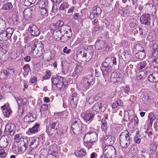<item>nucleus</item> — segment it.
<instances>
[{"mask_svg":"<svg viewBox=\"0 0 158 158\" xmlns=\"http://www.w3.org/2000/svg\"><path fill=\"white\" fill-rule=\"evenodd\" d=\"M98 139V135L96 132H89L83 137L84 144L89 149L92 148Z\"/></svg>","mask_w":158,"mask_h":158,"instance_id":"f257e3e1","label":"nucleus"},{"mask_svg":"<svg viewBox=\"0 0 158 158\" xmlns=\"http://www.w3.org/2000/svg\"><path fill=\"white\" fill-rule=\"evenodd\" d=\"M14 139L16 140L17 142L19 143L18 144L17 149L18 152L20 154L25 152L28 148L27 143L28 140L27 138L22 137L19 134H16L15 136Z\"/></svg>","mask_w":158,"mask_h":158,"instance_id":"f03ea898","label":"nucleus"},{"mask_svg":"<svg viewBox=\"0 0 158 158\" xmlns=\"http://www.w3.org/2000/svg\"><path fill=\"white\" fill-rule=\"evenodd\" d=\"M77 57L79 59L88 62L92 58L93 53L92 51L88 49H84L82 51H78L76 54Z\"/></svg>","mask_w":158,"mask_h":158,"instance_id":"7ed1b4c3","label":"nucleus"},{"mask_svg":"<svg viewBox=\"0 0 158 158\" xmlns=\"http://www.w3.org/2000/svg\"><path fill=\"white\" fill-rule=\"evenodd\" d=\"M95 83L94 77L92 75H88L85 77H83L81 82V87L86 90L93 85Z\"/></svg>","mask_w":158,"mask_h":158,"instance_id":"20e7f679","label":"nucleus"},{"mask_svg":"<svg viewBox=\"0 0 158 158\" xmlns=\"http://www.w3.org/2000/svg\"><path fill=\"white\" fill-rule=\"evenodd\" d=\"M120 143L123 148H126L130 145V138L129 133L126 130L122 132L119 135Z\"/></svg>","mask_w":158,"mask_h":158,"instance_id":"39448f33","label":"nucleus"},{"mask_svg":"<svg viewBox=\"0 0 158 158\" xmlns=\"http://www.w3.org/2000/svg\"><path fill=\"white\" fill-rule=\"evenodd\" d=\"M116 154V150L113 146H106L103 149L105 158H115Z\"/></svg>","mask_w":158,"mask_h":158,"instance_id":"423d86ee","label":"nucleus"},{"mask_svg":"<svg viewBox=\"0 0 158 158\" xmlns=\"http://www.w3.org/2000/svg\"><path fill=\"white\" fill-rule=\"evenodd\" d=\"M31 51L33 55L37 56H40L44 52V47L42 44L40 45H37V43H34L32 45Z\"/></svg>","mask_w":158,"mask_h":158,"instance_id":"0eeeda50","label":"nucleus"},{"mask_svg":"<svg viewBox=\"0 0 158 158\" xmlns=\"http://www.w3.org/2000/svg\"><path fill=\"white\" fill-rule=\"evenodd\" d=\"M39 139L38 137H32L29 138V142L27 143L28 148L29 149L27 150V152L29 154L34 149L38 146Z\"/></svg>","mask_w":158,"mask_h":158,"instance_id":"6e6552de","label":"nucleus"},{"mask_svg":"<svg viewBox=\"0 0 158 158\" xmlns=\"http://www.w3.org/2000/svg\"><path fill=\"white\" fill-rule=\"evenodd\" d=\"M14 31L12 28H8L5 31L0 34V40L6 41L11 38Z\"/></svg>","mask_w":158,"mask_h":158,"instance_id":"1a4fd4ad","label":"nucleus"},{"mask_svg":"<svg viewBox=\"0 0 158 158\" xmlns=\"http://www.w3.org/2000/svg\"><path fill=\"white\" fill-rule=\"evenodd\" d=\"M15 73V71L11 69H7L4 70L0 72V78L3 80L7 78L8 77H11V75L13 76L15 75L14 74Z\"/></svg>","mask_w":158,"mask_h":158,"instance_id":"9d476101","label":"nucleus"},{"mask_svg":"<svg viewBox=\"0 0 158 158\" xmlns=\"http://www.w3.org/2000/svg\"><path fill=\"white\" fill-rule=\"evenodd\" d=\"M16 128L15 125L13 123H8L6 125L4 132L6 134L13 136L15 134Z\"/></svg>","mask_w":158,"mask_h":158,"instance_id":"9b49d317","label":"nucleus"},{"mask_svg":"<svg viewBox=\"0 0 158 158\" xmlns=\"http://www.w3.org/2000/svg\"><path fill=\"white\" fill-rule=\"evenodd\" d=\"M106 108V105L104 103L100 102L95 103L92 108L97 113L103 112Z\"/></svg>","mask_w":158,"mask_h":158,"instance_id":"f8f14e48","label":"nucleus"},{"mask_svg":"<svg viewBox=\"0 0 158 158\" xmlns=\"http://www.w3.org/2000/svg\"><path fill=\"white\" fill-rule=\"evenodd\" d=\"M28 30L31 35L37 37L40 34L39 29L35 25L33 24H30L29 25Z\"/></svg>","mask_w":158,"mask_h":158,"instance_id":"ddd939ff","label":"nucleus"},{"mask_svg":"<svg viewBox=\"0 0 158 158\" xmlns=\"http://www.w3.org/2000/svg\"><path fill=\"white\" fill-rule=\"evenodd\" d=\"M140 20L141 24L150 26L151 21V15L147 13L143 14L140 17Z\"/></svg>","mask_w":158,"mask_h":158,"instance_id":"4468645a","label":"nucleus"},{"mask_svg":"<svg viewBox=\"0 0 158 158\" xmlns=\"http://www.w3.org/2000/svg\"><path fill=\"white\" fill-rule=\"evenodd\" d=\"M140 97L143 104L146 105L151 104L153 99L152 96L149 95L147 93L142 94Z\"/></svg>","mask_w":158,"mask_h":158,"instance_id":"2eb2a0df","label":"nucleus"},{"mask_svg":"<svg viewBox=\"0 0 158 158\" xmlns=\"http://www.w3.org/2000/svg\"><path fill=\"white\" fill-rule=\"evenodd\" d=\"M55 55L54 51H51L49 50H47L44 54L43 59L45 61H49L52 60Z\"/></svg>","mask_w":158,"mask_h":158,"instance_id":"dca6fc26","label":"nucleus"},{"mask_svg":"<svg viewBox=\"0 0 158 158\" xmlns=\"http://www.w3.org/2000/svg\"><path fill=\"white\" fill-rule=\"evenodd\" d=\"M82 123L74 125L71 126V129L73 133L76 135H78L81 133L82 132Z\"/></svg>","mask_w":158,"mask_h":158,"instance_id":"f3484780","label":"nucleus"},{"mask_svg":"<svg viewBox=\"0 0 158 158\" xmlns=\"http://www.w3.org/2000/svg\"><path fill=\"white\" fill-rule=\"evenodd\" d=\"M61 27L60 31H61L62 34H68L69 36L72 35V30L70 26L67 25H64Z\"/></svg>","mask_w":158,"mask_h":158,"instance_id":"a211bd4d","label":"nucleus"},{"mask_svg":"<svg viewBox=\"0 0 158 158\" xmlns=\"http://www.w3.org/2000/svg\"><path fill=\"white\" fill-rule=\"evenodd\" d=\"M136 47H137L138 49L141 48V49L139 51V52H138L135 54V56L138 59L141 60L143 59L146 56V53L144 48L141 47L140 45H138Z\"/></svg>","mask_w":158,"mask_h":158,"instance_id":"6ab92c4d","label":"nucleus"},{"mask_svg":"<svg viewBox=\"0 0 158 158\" xmlns=\"http://www.w3.org/2000/svg\"><path fill=\"white\" fill-rule=\"evenodd\" d=\"M2 112L4 115L7 117H9L10 114L12 113L8 104H6L1 107Z\"/></svg>","mask_w":158,"mask_h":158,"instance_id":"aec40b11","label":"nucleus"},{"mask_svg":"<svg viewBox=\"0 0 158 158\" xmlns=\"http://www.w3.org/2000/svg\"><path fill=\"white\" fill-rule=\"evenodd\" d=\"M65 79L60 76H54L51 77L52 85L53 84L56 86L57 84H58L61 81H63V80Z\"/></svg>","mask_w":158,"mask_h":158,"instance_id":"412c9836","label":"nucleus"},{"mask_svg":"<svg viewBox=\"0 0 158 158\" xmlns=\"http://www.w3.org/2000/svg\"><path fill=\"white\" fill-rule=\"evenodd\" d=\"M32 10L27 8L25 9L23 12L24 18L27 20H30L32 18Z\"/></svg>","mask_w":158,"mask_h":158,"instance_id":"4be33fe9","label":"nucleus"},{"mask_svg":"<svg viewBox=\"0 0 158 158\" xmlns=\"http://www.w3.org/2000/svg\"><path fill=\"white\" fill-rule=\"evenodd\" d=\"M94 116V113H86L84 114L83 119L87 123H89L93 120Z\"/></svg>","mask_w":158,"mask_h":158,"instance_id":"5701e85b","label":"nucleus"},{"mask_svg":"<svg viewBox=\"0 0 158 158\" xmlns=\"http://www.w3.org/2000/svg\"><path fill=\"white\" fill-rule=\"evenodd\" d=\"M82 70L83 68L81 66L77 65L74 69V71L72 74V77H77Z\"/></svg>","mask_w":158,"mask_h":158,"instance_id":"b1692460","label":"nucleus"},{"mask_svg":"<svg viewBox=\"0 0 158 158\" xmlns=\"http://www.w3.org/2000/svg\"><path fill=\"white\" fill-rule=\"evenodd\" d=\"M67 84L68 82L65 78L63 80V81H61L59 84H57L56 86L60 91H63L66 88Z\"/></svg>","mask_w":158,"mask_h":158,"instance_id":"393cba45","label":"nucleus"},{"mask_svg":"<svg viewBox=\"0 0 158 158\" xmlns=\"http://www.w3.org/2000/svg\"><path fill=\"white\" fill-rule=\"evenodd\" d=\"M40 126L39 123H36L32 127L29 128L28 131L27 132V133L28 134L29 132L32 134L37 133L39 129Z\"/></svg>","mask_w":158,"mask_h":158,"instance_id":"a878e982","label":"nucleus"},{"mask_svg":"<svg viewBox=\"0 0 158 158\" xmlns=\"http://www.w3.org/2000/svg\"><path fill=\"white\" fill-rule=\"evenodd\" d=\"M37 4L40 8L49 7L48 0H39L37 2Z\"/></svg>","mask_w":158,"mask_h":158,"instance_id":"bb28decb","label":"nucleus"},{"mask_svg":"<svg viewBox=\"0 0 158 158\" xmlns=\"http://www.w3.org/2000/svg\"><path fill=\"white\" fill-rule=\"evenodd\" d=\"M48 134L49 136H56L58 134V131L50 127H48L46 131Z\"/></svg>","mask_w":158,"mask_h":158,"instance_id":"cd10ccee","label":"nucleus"},{"mask_svg":"<svg viewBox=\"0 0 158 158\" xmlns=\"http://www.w3.org/2000/svg\"><path fill=\"white\" fill-rule=\"evenodd\" d=\"M112 63H111V60H110V57L106 58L101 64V67H112Z\"/></svg>","mask_w":158,"mask_h":158,"instance_id":"c85d7f7f","label":"nucleus"},{"mask_svg":"<svg viewBox=\"0 0 158 158\" xmlns=\"http://www.w3.org/2000/svg\"><path fill=\"white\" fill-rule=\"evenodd\" d=\"M114 137L111 135H109L104 141L105 144L107 145L106 146H112L114 143Z\"/></svg>","mask_w":158,"mask_h":158,"instance_id":"c756f323","label":"nucleus"},{"mask_svg":"<svg viewBox=\"0 0 158 158\" xmlns=\"http://www.w3.org/2000/svg\"><path fill=\"white\" fill-rule=\"evenodd\" d=\"M79 98V97L77 93L74 92L72 94L71 100L73 103V104H74L75 107L77 106Z\"/></svg>","mask_w":158,"mask_h":158,"instance_id":"7c9ffc66","label":"nucleus"},{"mask_svg":"<svg viewBox=\"0 0 158 158\" xmlns=\"http://www.w3.org/2000/svg\"><path fill=\"white\" fill-rule=\"evenodd\" d=\"M105 68H106L103 72V75L105 78H107L109 77L110 74L111 73L112 67Z\"/></svg>","mask_w":158,"mask_h":158,"instance_id":"2f4dec72","label":"nucleus"},{"mask_svg":"<svg viewBox=\"0 0 158 158\" xmlns=\"http://www.w3.org/2000/svg\"><path fill=\"white\" fill-rule=\"evenodd\" d=\"M53 35H54V37L56 40L58 41H60L61 36L62 35V33L61 31L58 30V29L56 30H54L53 32Z\"/></svg>","mask_w":158,"mask_h":158,"instance_id":"473e14b6","label":"nucleus"},{"mask_svg":"<svg viewBox=\"0 0 158 158\" xmlns=\"http://www.w3.org/2000/svg\"><path fill=\"white\" fill-rule=\"evenodd\" d=\"M86 154V151L83 148L81 149L80 151H77L75 152L76 156L78 157H81L85 156Z\"/></svg>","mask_w":158,"mask_h":158,"instance_id":"72a5a7b5","label":"nucleus"},{"mask_svg":"<svg viewBox=\"0 0 158 158\" xmlns=\"http://www.w3.org/2000/svg\"><path fill=\"white\" fill-rule=\"evenodd\" d=\"M147 74L144 70L138 72L136 75V78L138 80H142L146 76Z\"/></svg>","mask_w":158,"mask_h":158,"instance_id":"f704fd0d","label":"nucleus"},{"mask_svg":"<svg viewBox=\"0 0 158 158\" xmlns=\"http://www.w3.org/2000/svg\"><path fill=\"white\" fill-rule=\"evenodd\" d=\"M8 145V142L6 138H1L0 139V146L2 148L6 147Z\"/></svg>","mask_w":158,"mask_h":158,"instance_id":"c9c22d12","label":"nucleus"},{"mask_svg":"<svg viewBox=\"0 0 158 158\" xmlns=\"http://www.w3.org/2000/svg\"><path fill=\"white\" fill-rule=\"evenodd\" d=\"M93 12L95 14L96 17H98L102 13L101 9L97 6H94L93 8Z\"/></svg>","mask_w":158,"mask_h":158,"instance_id":"e433bc0d","label":"nucleus"},{"mask_svg":"<svg viewBox=\"0 0 158 158\" xmlns=\"http://www.w3.org/2000/svg\"><path fill=\"white\" fill-rule=\"evenodd\" d=\"M102 126L101 129L103 131H107V128L108 127V125L107 122L105 119H102L101 121Z\"/></svg>","mask_w":158,"mask_h":158,"instance_id":"4c0bfd02","label":"nucleus"},{"mask_svg":"<svg viewBox=\"0 0 158 158\" xmlns=\"http://www.w3.org/2000/svg\"><path fill=\"white\" fill-rule=\"evenodd\" d=\"M68 34H62L60 38V40L59 42L65 43L67 41L69 38H70L72 35L69 36Z\"/></svg>","mask_w":158,"mask_h":158,"instance_id":"58836bf2","label":"nucleus"},{"mask_svg":"<svg viewBox=\"0 0 158 158\" xmlns=\"http://www.w3.org/2000/svg\"><path fill=\"white\" fill-rule=\"evenodd\" d=\"M49 8V7L44 8H41L40 9V11L41 15L44 16H48V11Z\"/></svg>","mask_w":158,"mask_h":158,"instance_id":"ea45409f","label":"nucleus"},{"mask_svg":"<svg viewBox=\"0 0 158 158\" xmlns=\"http://www.w3.org/2000/svg\"><path fill=\"white\" fill-rule=\"evenodd\" d=\"M6 23L3 19L0 18V32L4 31L6 28Z\"/></svg>","mask_w":158,"mask_h":158,"instance_id":"a19ab883","label":"nucleus"},{"mask_svg":"<svg viewBox=\"0 0 158 158\" xmlns=\"http://www.w3.org/2000/svg\"><path fill=\"white\" fill-rule=\"evenodd\" d=\"M82 122L77 117H75L73 115L72 117V118L71 121V126L74 125V124L81 123Z\"/></svg>","mask_w":158,"mask_h":158,"instance_id":"79ce46f5","label":"nucleus"},{"mask_svg":"<svg viewBox=\"0 0 158 158\" xmlns=\"http://www.w3.org/2000/svg\"><path fill=\"white\" fill-rule=\"evenodd\" d=\"M130 26L132 28L135 27L137 25V21L136 20L133 18H131L129 21Z\"/></svg>","mask_w":158,"mask_h":158,"instance_id":"37998d69","label":"nucleus"},{"mask_svg":"<svg viewBox=\"0 0 158 158\" xmlns=\"http://www.w3.org/2000/svg\"><path fill=\"white\" fill-rule=\"evenodd\" d=\"M152 56L155 57L156 55H157L158 54L157 45L156 44H153L152 47Z\"/></svg>","mask_w":158,"mask_h":158,"instance_id":"c03bdc74","label":"nucleus"},{"mask_svg":"<svg viewBox=\"0 0 158 158\" xmlns=\"http://www.w3.org/2000/svg\"><path fill=\"white\" fill-rule=\"evenodd\" d=\"M69 5L68 3L64 2L60 5L59 7V9L61 10H65L66 8L69 7Z\"/></svg>","mask_w":158,"mask_h":158,"instance_id":"a18cd8bd","label":"nucleus"},{"mask_svg":"<svg viewBox=\"0 0 158 158\" xmlns=\"http://www.w3.org/2000/svg\"><path fill=\"white\" fill-rule=\"evenodd\" d=\"M148 118L150 120V124L151 126H152L153 122L156 119V116L154 114L151 113L149 114Z\"/></svg>","mask_w":158,"mask_h":158,"instance_id":"49530a36","label":"nucleus"},{"mask_svg":"<svg viewBox=\"0 0 158 158\" xmlns=\"http://www.w3.org/2000/svg\"><path fill=\"white\" fill-rule=\"evenodd\" d=\"M58 124L56 122H52L48 125V127H50L51 128L55 129L58 131Z\"/></svg>","mask_w":158,"mask_h":158,"instance_id":"de8ad7c7","label":"nucleus"},{"mask_svg":"<svg viewBox=\"0 0 158 158\" xmlns=\"http://www.w3.org/2000/svg\"><path fill=\"white\" fill-rule=\"evenodd\" d=\"M12 7L13 6L11 3L9 2L4 5L2 7V9L6 10H9L12 8Z\"/></svg>","mask_w":158,"mask_h":158,"instance_id":"09e8293b","label":"nucleus"},{"mask_svg":"<svg viewBox=\"0 0 158 158\" xmlns=\"http://www.w3.org/2000/svg\"><path fill=\"white\" fill-rule=\"evenodd\" d=\"M51 152H52L47 155V158H57V153L56 152L54 151H51Z\"/></svg>","mask_w":158,"mask_h":158,"instance_id":"8fccbe9b","label":"nucleus"},{"mask_svg":"<svg viewBox=\"0 0 158 158\" xmlns=\"http://www.w3.org/2000/svg\"><path fill=\"white\" fill-rule=\"evenodd\" d=\"M150 149L153 152H155L157 148V145L155 143H152L150 145Z\"/></svg>","mask_w":158,"mask_h":158,"instance_id":"3c124183","label":"nucleus"},{"mask_svg":"<svg viewBox=\"0 0 158 158\" xmlns=\"http://www.w3.org/2000/svg\"><path fill=\"white\" fill-rule=\"evenodd\" d=\"M110 60H111V63H112V66L117 65L118 63V59L114 56L110 57Z\"/></svg>","mask_w":158,"mask_h":158,"instance_id":"603ef678","label":"nucleus"},{"mask_svg":"<svg viewBox=\"0 0 158 158\" xmlns=\"http://www.w3.org/2000/svg\"><path fill=\"white\" fill-rule=\"evenodd\" d=\"M148 80L151 83H154L156 82V79L155 78L154 75H152V73L150 74L148 77Z\"/></svg>","mask_w":158,"mask_h":158,"instance_id":"864d4df0","label":"nucleus"},{"mask_svg":"<svg viewBox=\"0 0 158 158\" xmlns=\"http://www.w3.org/2000/svg\"><path fill=\"white\" fill-rule=\"evenodd\" d=\"M152 63L153 66L158 69V58H155L153 60Z\"/></svg>","mask_w":158,"mask_h":158,"instance_id":"5fc2aeb1","label":"nucleus"},{"mask_svg":"<svg viewBox=\"0 0 158 158\" xmlns=\"http://www.w3.org/2000/svg\"><path fill=\"white\" fill-rule=\"evenodd\" d=\"M27 115L30 118L29 119L31 122H32L35 120V117L34 116L32 113H29Z\"/></svg>","mask_w":158,"mask_h":158,"instance_id":"6e6d98bb","label":"nucleus"},{"mask_svg":"<svg viewBox=\"0 0 158 158\" xmlns=\"http://www.w3.org/2000/svg\"><path fill=\"white\" fill-rule=\"evenodd\" d=\"M48 105L47 104H44L41 106V108L40 109V112H41V111H46L48 109Z\"/></svg>","mask_w":158,"mask_h":158,"instance_id":"4d7b16f0","label":"nucleus"},{"mask_svg":"<svg viewBox=\"0 0 158 158\" xmlns=\"http://www.w3.org/2000/svg\"><path fill=\"white\" fill-rule=\"evenodd\" d=\"M24 70L27 73H29L31 71L30 66L29 64H25L23 67Z\"/></svg>","mask_w":158,"mask_h":158,"instance_id":"13d9d810","label":"nucleus"},{"mask_svg":"<svg viewBox=\"0 0 158 158\" xmlns=\"http://www.w3.org/2000/svg\"><path fill=\"white\" fill-rule=\"evenodd\" d=\"M147 64L145 61H144L143 62H141L139 64V70L142 69L146 67Z\"/></svg>","mask_w":158,"mask_h":158,"instance_id":"bf43d9fd","label":"nucleus"},{"mask_svg":"<svg viewBox=\"0 0 158 158\" xmlns=\"http://www.w3.org/2000/svg\"><path fill=\"white\" fill-rule=\"evenodd\" d=\"M131 123H134L135 125H137L139 123V120L136 116H134L131 120Z\"/></svg>","mask_w":158,"mask_h":158,"instance_id":"052dcab7","label":"nucleus"},{"mask_svg":"<svg viewBox=\"0 0 158 158\" xmlns=\"http://www.w3.org/2000/svg\"><path fill=\"white\" fill-rule=\"evenodd\" d=\"M56 23L57 25H58V26L59 27V29L61 28V27H62V26L64 25V22L63 21L61 20L58 21Z\"/></svg>","mask_w":158,"mask_h":158,"instance_id":"680f3d73","label":"nucleus"},{"mask_svg":"<svg viewBox=\"0 0 158 158\" xmlns=\"http://www.w3.org/2000/svg\"><path fill=\"white\" fill-rule=\"evenodd\" d=\"M46 72V74L43 77V79L44 80L49 79L50 77V72L49 70H47Z\"/></svg>","mask_w":158,"mask_h":158,"instance_id":"e2e57ef3","label":"nucleus"},{"mask_svg":"<svg viewBox=\"0 0 158 158\" xmlns=\"http://www.w3.org/2000/svg\"><path fill=\"white\" fill-rule=\"evenodd\" d=\"M93 26L94 27L93 30V32H96L99 31L101 28L99 25H95Z\"/></svg>","mask_w":158,"mask_h":158,"instance_id":"0e129e2a","label":"nucleus"},{"mask_svg":"<svg viewBox=\"0 0 158 158\" xmlns=\"http://www.w3.org/2000/svg\"><path fill=\"white\" fill-rule=\"evenodd\" d=\"M145 132L148 134V136L151 139L154 135L153 132L152 131H146Z\"/></svg>","mask_w":158,"mask_h":158,"instance_id":"69168bd1","label":"nucleus"},{"mask_svg":"<svg viewBox=\"0 0 158 158\" xmlns=\"http://www.w3.org/2000/svg\"><path fill=\"white\" fill-rule=\"evenodd\" d=\"M99 22L98 19L97 18L94 19L92 21V24L93 26L99 25Z\"/></svg>","mask_w":158,"mask_h":158,"instance_id":"338daca9","label":"nucleus"},{"mask_svg":"<svg viewBox=\"0 0 158 158\" xmlns=\"http://www.w3.org/2000/svg\"><path fill=\"white\" fill-rule=\"evenodd\" d=\"M98 157V154L95 152L91 153L90 156V158H97Z\"/></svg>","mask_w":158,"mask_h":158,"instance_id":"774afa93","label":"nucleus"}]
</instances>
